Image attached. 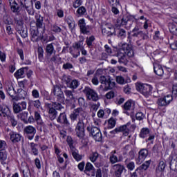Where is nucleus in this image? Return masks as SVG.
Masks as SVG:
<instances>
[{
    "label": "nucleus",
    "instance_id": "obj_1",
    "mask_svg": "<svg viewBox=\"0 0 177 177\" xmlns=\"http://www.w3.org/2000/svg\"><path fill=\"white\" fill-rule=\"evenodd\" d=\"M86 118V112L84 111L82 107H79L73 109L69 115V118L72 122H75L77 120V123L75 126L76 136L80 139L85 138V123L84 120Z\"/></svg>",
    "mask_w": 177,
    "mask_h": 177
},
{
    "label": "nucleus",
    "instance_id": "obj_2",
    "mask_svg": "<svg viewBox=\"0 0 177 177\" xmlns=\"http://www.w3.org/2000/svg\"><path fill=\"white\" fill-rule=\"evenodd\" d=\"M117 57L118 58L119 63L122 64H128L129 62V58L133 56V49H132V46L124 43L122 45V48L118 51Z\"/></svg>",
    "mask_w": 177,
    "mask_h": 177
},
{
    "label": "nucleus",
    "instance_id": "obj_3",
    "mask_svg": "<svg viewBox=\"0 0 177 177\" xmlns=\"http://www.w3.org/2000/svg\"><path fill=\"white\" fill-rule=\"evenodd\" d=\"M86 131L88 132L89 136H91L95 142H102V140H103V136L102 135L100 128L88 125L86 127Z\"/></svg>",
    "mask_w": 177,
    "mask_h": 177
},
{
    "label": "nucleus",
    "instance_id": "obj_4",
    "mask_svg": "<svg viewBox=\"0 0 177 177\" xmlns=\"http://www.w3.org/2000/svg\"><path fill=\"white\" fill-rule=\"evenodd\" d=\"M81 49H82V39L73 44L69 48V53L74 59H77L81 55Z\"/></svg>",
    "mask_w": 177,
    "mask_h": 177
},
{
    "label": "nucleus",
    "instance_id": "obj_5",
    "mask_svg": "<svg viewBox=\"0 0 177 177\" xmlns=\"http://www.w3.org/2000/svg\"><path fill=\"white\" fill-rule=\"evenodd\" d=\"M100 82L102 85H104V91H109V89H113L115 86V82H113V80L110 79L109 76H100Z\"/></svg>",
    "mask_w": 177,
    "mask_h": 177
},
{
    "label": "nucleus",
    "instance_id": "obj_6",
    "mask_svg": "<svg viewBox=\"0 0 177 177\" xmlns=\"http://www.w3.org/2000/svg\"><path fill=\"white\" fill-rule=\"evenodd\" d=\"M82 92L88 100H92L93 102H97L99 100V95L96 91L91 88L90 87H85Z\"/></svg>",
    "mask_w": 177,
    "mask_h": 177
},
{
    "label": "nucleus",
    "instance_id": "obj_7",
    "mask_svg": "<svg viewBox=\"0 0 177 177\" xmlns=\"http://www.w3.org/2000/svg\"><path fill=\"white\" fill-rule=\"evenodd\" d=\"M136 89L143 94L145 97H148L153 91V87L150 84L140 83L136 86Z\"/></svg>",
    "mask_w": 177,
    "mask_h": 177
},
{
    "label": "nucleus",
    "instance_id": "obj_8",
    "mask_svg": "<svg viewBox=\"0 0 177 177\" xmlns=\"http://www.w3.org/2000/svg\"><path fill=\"white\" fill-rule=\"evenodd\" d=\"M123 113L127 114V115H130L135 113V101L132 100H127L122 106Z\"/></svg>",
    "mask_w": 177,
    "mask_h": 177
},
{
    "label": "nucleus",
    "instance_id": "obj_9",
    "mask_svg": "<svg viewBox=\"0 0 177 177\" xmlns=\"http://www.w3.org/2000/svg\"><path fill=\"white\" fill-rule=\"evenodd\" d=\"M78 26L80 28L81 34H84V35H91L92 26H86L84 19H81L78 21Z\"/></svg>",
    "mask_w": 177,
    "mask_h": 177
},
{
    "label": "nucleus",
    "instance_id": "obj_10",
    "mask_svg": "<svg viewBox=\"0 0 177 177\" xmlns=\"http://www.w3.org/2000/svg\"><path fill=\"white\" fill-rule=\"evenodd\" d=\"M52 93L54 96H56L57 102H59L60 103L64 102V93H63V91H62L60 86L57 85L53 86Z\"/></svg>",
    "mask_w": 177,
    "mask_h": 177
},
{
    "label": "nucleus",
    "instance_id": "obj_11",
    "mask_svg": "<svg viewBox=\"0 0 177 177\" xmlns=\"http://www.w3.org/2000/svg\"><path fill=\"white\" fill-rule=\"evenodd\" d=\"M129 127H131V122H127V124L116 127L113 131H111V133H118V132H122L124 136H128L129 135Z\"/></svg>",
    "mask_w": 177,
    "mask_h": 177
},
{
    "label": "nucleus",
    "instance_id": "obj_12",
    "mask_svg": "<svg viewBox=\"0 0 177 177\" xmlns=\"http://www.w3.org/2000/svg\"><path fill=\"white\" fill-rule=\"evenodd\" d=\"M36 133L37 129L32 126H26L24 129V134L29 140H32Z\"/></svg>",
    "mask_w": 177,
    "mask_h": 177
},
{
    "label": "nucleus",
    "instance_id": "obj_13",
    "mask_svg": "<svg viewBox=\"0 0 177 177\" xmlns=\"http://www.w3.org/2000/svg\"><path fill=\"white\" fill-rule=\"evenodd\" d=\"M12 109L14 114H19L21 113L23 110L27 109V102L26 101H22L21 102H13Z\"/></svg>",
    "mask_w": 177,
    "mask_h": 177
},
{
    "label": "nucleus",
    "instance_id": "obj_14",
    "mask_svg": "<svg viewBox=\"0 0 177 177\" xmlns=\"http://www.w3.org/2000/svg\"><path fill=\"white\" fill-rule=\"evenodd\" d=\"M12 111L9 106L4 104H0V117L2 118H8L9 116L12 115Z\"/></svg>",
    "mask_w": 177,
    "mask_h": 177
},
{
    "label": "nucleus",
    "instance_id": "obj_15",
    "mask_svg": "<svg viewBox=\"0 0 177 177\" xmlns=\"http://www.w3.org/2000/svg\"><path fill=\"white\" fill-rule=\"evenodd\" d=\"M113 171L114 172L113 176L115 177H122V173L125 171V166L124 165L118 163L114 165L113 167Z\"/></svg>",
    "mask_w": 177,
    "mask_h": 177
},
{
    "label": "nucleus",
    "instance_id": "obj_16",
    "mask_svg": "<svg viewBox=\"0 0 177 177\" xmlns=\"http://www.w3.org/2000/svg\"><path fill=\"white\" fill-rule=\"evenodd\" d=\"M36 19V27L38 30H40L41 34L45 32V24H44V17L40 15H35Z\"/></svg>",
    "mask_w": 177,
    "mask_h": 177
},
{
    "label": "nucleus",
    "instance_id": "obj_17",
    "mask_svg": "<svg viewBox=\"0 0 177 177\" xmlns=\"http://www.w3.org/2000/svg\"><path fill=\"white\" fill-rule=\"evenodd\" d=\"M102 32L108 37H115V28L111 25L106 26L105 28H102Z\"/></svg>",
    "mask_w": 177,
    "mask_h": 177
},
{
    "label": "nucleus",
    "instance_id": "obj_18",
    "mask_svg": "<svg viewBox=\"0 0 177 177\" xmlns=\"http://www.w3.org/2000/svg\"><path fill=\"white\" fill-rule=\"evenodd\" d=\"M46 105L47 107L48 118H50V121L56 120V117H57V111L53 108V105H51L49 103H47Z\"/></svg>",
    "mask_w": 177,
    "mask_h": 177
},
{
    "label": "nucleus",
    "instance_id": "obj_19",
    "mask_svg": "<svg viewBox=\"0 0 177 177\" xmlns=\"http://www.w3.org/2000/svg\"><path fill=\"white\" fill-rule=\"evenodd\" d=\"M39 31L41 30L30 28V39L32 42H38V41L42 39V35H40L39 36Z\"/></svg>",
    "mask_w": 177,
    "mask_h": 177
},
{
    "label": "nucleus",
    "instance_id": "obj_20",
    "mask_svg": "<svg viewBox=\"0 0 177 177\" xmlns=\"http://www.w3.org/2000/svg\"><path fill=\"white\" fill-rule=\"evenodd\" d=\"M149 156V150L147 149H141L138 152V158H137V164H142L146 158Z\"/></svg>",
    "mask_w": 177,
    "mask_h": 177
},
{
    "label": "nucleus",
    "instance_id": "obj_21",
    "mask_svg": "<svg viewBox=\"0 0 177 177\" xmlns=\"http://www.w3.org/2000/svg\"><path fill=\"white\" fill-rule=\"evenodd\" d=\"M123 158L122 155H120L119 156H117V151H112L111 152V155L109 157V161L111 164H115L117 162H121L122 161Z\"/></svg>",
    "mask_w": 177,
    "mask_h": 177
},
{
    "label": "nucleus",
    "instance_id": "obj_22",
    "mask_svg": "<svg viewBox=\"0 0 177 177\" xmlns=\"http://www.w3.org/2000/svg\"><path fill=\"white\" fill-rule=\"evenodd\" d=\"M10 139L12 143H19V142L21 141L23 136H21L19 133H16L13 131H9Z\"/></svg>",
    "mask_w": 177,
    "mask_h": 177
},
{
    "label": "nucleus",
    "instance_id": "obj_23",
    "mask_svg": "<svg viewBox=\"0 0 177 177\" xmlns=\"http://www.w3.org/2000/svg\"><path fill=\"white\" fill-rule=\"evenodd\" d=\"M57 122L59 124H63L64 125H66V127H68V125H70V122H68V119H67V115H66V113L64 112L59 114V115L57 118Z\"/></svg>",
    "mask_w": 177,
    "mask_h": 177
},
{
    "label": "nucleus",
    "instance_id": "obj_24",
    "mask_svg": "<svg viewBox=\"0 0 177 177\" xmlns=\"http://www.w3.org/2000/svg\"><path fill=\"white\" fill-rule=\"evenodd\" d=\"M8 2L13 13H19V12H20V7L16 0H8Z\"/></svg>",
    "mask_w": 177,
    "mask_h": 177
},
{
    "label": "nucleus",
    "instance_id": "obj_25",
    "mask_svg": "<svg viewBox=\"0 0 177 177\" xmlns=\"http://www.w3.org/2000/svg\"><path fill=\"white\" fill-rule=\"evenodd\" d=\"M166 167H167V162L162 158L159 160L158 165L156 168V174H160V172H164V171H165Z\"/></svg>",
    "mask_w": 177,
    "mask_h": 177
},
{
    "label": "nucleus",
    "instance_id": "obj_26",
    "mask_svg": "<svg viewBox=\"0 0 177 177\" xmlns=\"http://www.w3.org/2000/svg\"><path fill=\"white\" fill-rule=\"evenodd\" d=\"M153 71L155 74L159 77H162V75H164V69H162V66L158 63H153Z\"/></svg>",
    "mask_w": 177,
    "mask_h": 177
},
{
    "label": "nucleus",
    "instance_id": "obj_27",
    "mask_svg": "<svg viewBox=\"0 0 177 177\" xmlns=\"http://www.w3.org/2000/svg\"><path fill=\"white\" fill-rule=\"evenodd\" d=\"M53 43H50L49 44H47L46 46V53L47 54V56L50 57L51 55H55L56 53V50H55V46H53Z\"/></svg>",
    "mask_w": 177,
    "mask_h": 177
},
{
    "label": "nucleus",
    "instance_id": "obj_28",
    "mask_svg": "<svg viewBox=\"0 0 177 177\" xmlns=\"http://www.w3.org/2000/svg\"><path fill=\"white\" fill-rule=\"evenodd\" d=\"M93 170H95V167H93V165L92 163L88 162L84 167V172L88 176H91V172H93Z\"/></svg>",
    "mask_w": 177,
    "mask_h": 177
},
{
    "label": "nucleus",
    "instance_id": "obj_29",
    "mask_svg": "<svg viewBox=\"0 0 177 177\" xmlns=\"http://www.w3.org/2000/svg\"><path fill=\"white\" fill-rule=\"evenodd\" d=\"M150 164H151V160L145 161L142 165L137 168V171H140L141 173L143 172V171H147L150 167Z\"/></svg>",
    "mask_w": 177,
    "mask_h": 177
},
{
    "label": "nucleus",
    "instance_id": "obj_30",
    "mask_svg": "<svg viewBox=\"0 0 177 177\" xmlns=\"http://www.w3.org/2000/svg\"><path fill=\"white\" fill-rule=\"evenodd\" d=\"M28 70V67H24L19 69L15 73V77L16 78H21L24 77L25 73H27V71Z\"/></svg>",
    "mask_w": 177,
    "mask_h": 177
},
{
    "label": "nucleus",
    "instance_id": "obj_31",
    "mask_svg": "<svg viewBox=\"0 0 177 177\" xmlns=\"http://www.w3.org/2000/svg\"><path fill=\"white\" fill-rule=\"evenodd\" d=\"M17 98L20 100H24L27 97V91L23 90V88H20L17 89Z\"/></svg>",
    "mask_w": 177,
    "mask_h": 177
},
{
    "label": "nucleus",
    "instance_id": "obj_32",
    "mask_svg": "<svg viewBox=\"0 0 177 177\" xmlns=\"http://www.w3.org/2000/svg\"><path fill=\"white\" fill-rule=\"evenodd\" d=\"M7 120L9 124H10L11 127H12L13 128H15V127H16V125H17L18 124L17 119H16V117H15V115H13V113L8 116L7 118Z\"/></svg>",
    "mask_w": 177,
    "mask_h": 177
},
{
    "label": "nucleus",
    "instance_id": "obj_33",
    "mask_svg": "<svg viewBox=\"0 0 177 177\" xmlns=\"http://www.w3.org/2000/svg\"><path fill=\"white\" fill-rule=\"evenodd\" d=\"M128 23V19L127 16L124 15L122 17H120L117 19V24L118 26H127Z\"/></svg>",
    "mask_w": 177,
    "mask_h": 177
},
{
    "label": "nucleus",
    "instance_id": "obj_34",
    "mask_svg": "<svg viewBox=\"0 0 177 177\" xmlns=\"http://www.w3.org/2000/svg\"><path fill=\"white\" fill-rule=\"evenodd\" d=\"M132 37H136L138 38H142L143 39H149V35L147 34L144 33L143 31L140 30L139 32H136L132 35Z\"/></svg>",
    "mask_w": 177,
    "mask_h": 177
},
{
    "label": "nucleus",
    "instance_id": "obj_35",
    "mask_svg": "<svg viewBox=\"0 0 177 177\" xmlns=\"http://www.w3.org/2000/svg\"><path fill=\"white\" fill-rule=\"evenodd\" d=\"M28 106L29 107H35L36 109H39V107H41V101H39V100H30L28 102Z\"/></svg>",
    "mask_w": 177,
    "mask_h": 177
},
{
    "label": "nucleus",
    "instance_id": "obj_36",
    "mask_svg": "<svg viewBox=\"0 0 177 177\" xmlns=\"http://www.w3.org/2000/svg\"><path fill=\"white\" fill-rule=\"evenodd\" d=\"M6 91L9 96H10L11 97H15V95H16V91H15V88H13V86H12V84L8 85L6 86Z\"/></svg>",
    "mask_w": 177,
    "mask_h": 177
},
{
    "label": "nucleus",
    "instance_id": "obj_37",
    "mask_svg": "<svg viewBox=\"0 0 177 177\" xmlns=\"http://www.w3.org/2000/svg\"><path fill=\"white\" fill-rule=\"evenodd\" d=\"M18 118H20L21 121H23L24 124H27V120L28 119V112H22L17 115Z\"/></svg>",
    "mask_w": 177,
    "mask_h": 177
},
{
    "label": "nucleus",
    "instance_id": "obj_38",
    "mask_svg": "<svg viewBox=\"0 0 177 177\" xmlns=\"http://www.w3.org/2000/svg\"><path fill=\"white\" fill-rule=\"evenodd\" d=\"M53 108L55 109L56 111L58 110L59 111H62L64 107L62 105V102H55L53 103H50Z\"/></svg>",
    "mask_w": 177,
    "mask_h": 177
},
{
    "label": "nucleus",
    "instance_id": "obj_39",
    "mask_svg": "<svg viewBox=\"0 0 177 177\" xmlns=\"http://www.w3.org/2000/svg\"><path fill=\"white\" fill-rule=\"evenodd\" d=\"M150 133V129L148 128H142L140 133V138H142V139H145V138H147V135Z\"/></svg>",
    "mask_w": 177,
    "mask_h": 177
},
{
    "label": "nucleus",
    "instance_id": "obj_40",
    "mask_svg": "<svg viewBox=\"0 0 177 177\" xmlns=\"http://www.w3.org/2000/svg\"><path fill=\"white\" fill-rule=\"evenodd\" d=\"M95 36L91 35L89 37H86V44L88 48H92L93 46V41H95Z\"/></svg>",
    "mask_w": 177,
    "mask_h": 177
},
{
    "label": "nucleus",
    "instance_id": "obj_41",
    "mask_svg": "<svg viewBox=\"0 0 177 177\" xmlns=\"http://www.w3.org/2000/svg\"><path fill=\"white\" fill-rule=\"evenodd\" d=\"M80 86V82L77 80H73L71 81V83H69V86H68V88H71V89H77Z\"/></svg>",
    "mask_w": 177,
    "mask_h": 177
},
{
    "label": "nucleus",
    "instance_id": "obj_42",
    "mask_svg": "<svg viewBox=\"0 0 177 177\" xmlns=\"http://www.w3.org/2000/svg\"><path fill=\"white\" fill-rule=\"evenodd\" d=\"M118 37L120 39H124V38L127 37V31L122 28L119 29L118 30Z\"/></svg>",
    "mask_w": 177,
    "mask_h": 177
},
{
    "label": "nucleus",
    "instance_id": "obj_43",
    "mask_svg": "<svg viewBox=\"0 0 177 177\" xmlns=\"http://www.w3.org/2000/svg\"><path fill=\"white\" fill-rule=\"evenodd\" d=\"M169 30L173 35H177V26L174 24H169Z\"/></svg>",
    "mask_w": 177,
    "mask_h": 177
},
{
    "label": "nucleus",
    "instance_id": "obj_44",
    "mask_svg": "<svg viewBox=\"0 0 177 177\" xmlns=\"http://www.w3.org/2000/svg\"><path fill=\"white\" fill-rule=\"evenodd\" d=\"M66 142L71 150H75V147H74V140H73V138H71V136L67 137Z\"/></svg>",
    "mask_w": 177,
    "mask_h": 177
},
{
    "label": "nucleus",
    "instance_id": "obj_45",
    "mask_svg": "<svg viewBox=\"0 0 177 177\" xmlns=\"http://www.w3.org/2000/svg\"><path fill=\"white\" fill-rule=\"evenodd\" d=\"M71 151H72V156L73 158L75 159L76 161H81L82 160V156L80 155V153H78V152H77L75 149L71 150Z\"/></svg>",
    "mask_w": 177,
    "mask_h": 177
},
{
    "label": "nucleus",
    "instance_id": "obj_46",
    "mask_svg": "<svg viewBox=\"0 0 177 177\" xmlns=\"http://www.w3.org/2000/svg\"><path fill=\"white\" fill-rule=\"evenodd\" d=\"M37 146H38V145L34 143V142H31L30 143V149H31V151L32 153V154H34V156H38V149H37Z\"/></svg>",
    "mask_w": 177,
    "mask_h": 177
},
{
    "label": "nucleus",
    "instance_id": "obj_47",
    "mask_svg": "<svg viewBox=\"0 0 177 177\" xmlns=\"http://www.w3.org/2000/svg\"><path fill=\"white\" fill-rule=\"evenodd\" d=\"M88 158L91 162H96V160L99 158V153L97 152H93L91 154H90Z\"/></svg>",
    "mask_w": 177,
    "mask_h": 177
},
{
    "label": "nucleus",
    "instance_id": "obj_48",
    "mask_svg": "<svg viewBox=\"0 0 177 177\" xmlns=\"http://www.w3.org/2000/svg\"><path fill=\"white\" fill-rule=\"evenodd\" d=\"M65 96H66L67 98H68V100H74L75 99V97L74 96V94H73V92L70 90H66L64 91Z\"/></svg>",
    "mask_w": 177,
    "mask_h": 177
},
{
    "label": "nucleus",
    "instance_id": "obj_49",
    "mask_svg": "<svg viewBox=\"0 0 177 177\" xmlns=\"http://www.w3.org/2000/svg\"><path fill=\"white\" fill-rule=\"evenodd\" d=\"M24 9H26V12H28V15H30L31 16H34V7L32 6H29L28 3L24 7Z\"/></svg>",
    "mask_w": 177,
    "mask_h": 177
},
{
    "label": "nucleus",
    "instance_id": "obj_50",
    "mask_svg": "<svg viewBox=\"0 0 177 177\" xmlns=\"http://www.w3.org/2000/svg\"><path fill=\"white\" fill-rule=\"evenodd\" d=\"M8 158V152L6 151V149L0 151V161H6V160Z\"/></svg>",
    "mask_w": 177,
    "mask_h": 177
},
{
    "label": "nucleus",
    "instance_id": "obj_51",
    "mask_svg": "<svg viewBox=\"0 0 177 177\" xmlns=\"http://www.w3.org/2000/svg\"><path fill=\"white\" fill-rule=\"evenodd\" d=\"M62 81L64 84H66V85H67V86H68L71 82V77H70V76L64 75L62 76Z\"/></svg>",
    "mask_w": 177,
    "mask_h": 177
},
{
    "label": "nucleus",
    "instance_id": "obj_52",
    "mask_svg": "<svg viewBox=\"0 0 177 177\" xmlns=\"http://www.w3.org/2000/svg\"><path fill=\"white\" fill-rule=\"evenodd\" d=\"M37 53H38V59L39 62H43L44 61V48L42 47H39Z\"/></svg>",
    "mask_w": 177,
    "mask_h": 177
},
{
    "label": "nucleus",
    "instance_id": "obj_53",
    "mask_svg": "<svg viewBox=\"0 0 177 177\" xmlns=\"http://www.w3.org/2000/svg\"><path fill=\"white\" fill-rule=\"evenodd\" d=\"M52 31L56 34H59L60 32H63V28H60V26H58L57 25H53L52 26Z\"/></svg>",
    "mask_w": 177,
    "mask_h": 177
},
{
    "label": "nucleus",
    "instance_id": "obj_54",
    "mask_svg": "<svg viewBox=\"0 0 177 177\" xmlns=\"http://www.w3.org/2000/svg\"><path fill=\"white\" fill-rule=\"evenodd\" d=\"M77 13L79 15V16H84V15L86 13V8H85L84 6H81L77 9Z\"/></svg>",
    "mask_w": 177,
    "mask_h": 177
},
{
    "label": "nucleus",
    "instance_id": "obj_55",
    "mask_svg": "<svg viewBox=\"0 0 177 177\" xmlns=\"http://www.w3.org/2000/svg\"><path fill=\"white\" fill-rule=\"evenodd\" d=\"M116 82L120 84V85H124L125 84V79L122 76H117L115 77Z\"/></svg>",
    "mask_w": 177,
    "mask_h": 177
},
{
    "label": "nucleus",
    "instance_id": "obj_56",
    "mask_svg": "<svg viewBox=\"0 0 177 177\" xmlns=\"http://www.w3.org/2000/svg\"><path fill=\"white\" fill-rule=\"evenodd\" d=\"M6 149H8V144H6V141L0 140V151L6 150Z\"/></svg>",
    "mask_w": 177,
    "mask_h": 177
},
{
    "label": "nucleus",
    "instance_id": "obj_57",
    "mask_svg": "<svg viewBox=\"0 0 177 177\" xmlns=\"http://www.w3.org/2000/svg\"><path fill=\"white\" fill-rule=\"evenodd\" d=\"M158 104L160 107L168 106V104L167 103V102L165 101V99L164 97L158 100Z\"/></svg>",
    "mask_w": 177,
    "mask_h": 177
},
{
    "label": "nucleus",
    "instance_id": "obj_58",
    "mask_svg": "<svg viewBox=\"0 0 177 177\" xmlns=\"http://www.w3.org/2000/svg\"><path fill=\"white\" fill-rule=\"evenodd\" d=\"M16 50L17 54L20 57L21 60H24V52L23 51V49L17 48Z\"/></svg>",
    "mask_w": 177,
    "mask_h": 177
},
{
    "label": "nucleus",
    "instance_id": "obj_59",
    "mask_svg": "<svg viewBox=\"0 0 177 177\" xmlns=\"http://www.w3.org/2000/svg\"><path fill=\"white\" fill-rule=\"evenodd\" d=\"M115 122H116L115 119L111 118L108 121L109 127L114 128V127H115Z\"/></svg>",
    "mask_w": 177,
    "mask_h": 177
},
{
    "label": "nucleus",
    "instance_id": "obj_60",
    "mask_svg": "<svg viewBox=\"0 0 177 177\" xmlns=\"http://www.w3.org/2000/svg\"><path fill=\"white\" fill-rule=\"evenodd\" d=\"M79 106L81 107H86V103L85 102V99L84 97H80L78 99Z\"/></svg>",
    "mask_w": 177,
    "mask_h": 177
},
{
    "label": "nucleus",
    "instance_id": "obj_61",
    "mask_svg": "<svg viewBox=\"0 0 177 177\" xmlns=\"http://www.w3.org/2000/svg\"><path fill=\"white\" fill-rule=\"evenodd\" d=\"M73 67L74 66L69 62L64 64L62 66V68H64V70H71V68H73Z\"/></svg>",
    "mask_w": 177,
    "mask_h": 177
},
{
    "label": "nucleus",
    "instance_id": "obj_62",
    "mask_svg": "<svg viewBox=\"0 0 177 177\" xmlns=\"http://www.w3.org/2000/svg\"><path fill=\"white\" fill-rule=\"evenodd\" d=\"M163 98L165 99L166 103H167V105H168L169 104V103H171V101L173 100L174 96L171 95H167L165 96Z\"/></svg>",
    "mask_w": 177,
    "mask_h": 177
},
{
    "label": "nucleus",
    "instance_id": "obj_63",
    "mask_svg": "<svg viewBox=\"0 0 177 177\" xmlns=\"http://www.w3.org/2000/svg\"><path fill=\"white\" fill-rule=\"evenodd\" d=\"M22 174L24 175V177H31V171H30V169H26V170H23Z\"/></svg>",
    "mask_w": 177,
    "mask_h": 177
},
{
    "label": "nucleus",
    "instance_id": "obj_64",
    "mask_svg": "<svg viewBox=\"0 0 177 177\" xmlns=\"http://www.w3.org/2000/svg\"><path fill=\"white\" fill-rule=\"evenodd\" d=\"M172 96L174 97H177V84L173 85Z\"/></svg>",
    "mask_w": 177,
    "mask_h": 177
}]
</instances>
